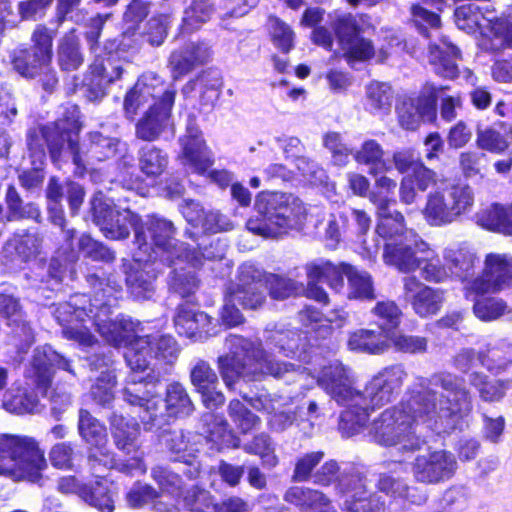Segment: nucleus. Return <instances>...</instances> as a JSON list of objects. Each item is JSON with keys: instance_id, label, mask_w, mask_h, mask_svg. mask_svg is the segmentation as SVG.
Wrapping results in <instances>:
<instances>
[{"instance_id": "obj_1", "label": "nucleus", "mask_w": 512, "mask_h": 512, "mask_svg": "<svg viewBox=\"0 0 512 512\" xmlns=\"http://www.w3.org/2000/svg\"><path fill=\"white\" fill-rule=\"evenodd\" d=\"M425 391L397 406L386 409L372 424L371 434L384 446H396L402 453L422 449L423 428L437 434L449 433L472 411V400L464 380L454 374L440 372L429 379L421 378Z\"/></svg>"}, {"instance_id": "obj_2", "label": "nucleus", "mask_w": 512, "mask_h": 512, "mask_svg": "<svg viewBox=\"0 0 512 512\" xmlns=\"http://www.w3.org/2000/svg\"><path fill=\"white\" fill-rule=\"evenodd\" d=\"M226 344L230 352L218 358V368L229 389H233L240 377L257 379L272 375L280 378L292 367L291 364L274 361L260 347L240 336H230Z\"/></svg>"}, {"instance_id": "obj_3", "label": "nucleus", "mask_w": 512, "mask_h": 512, "mask_svg": "<svg viewBox=\"0 0 512 512\" xmlns=\"http://www.w3.org/2000/svg\"><path fill=\"white\" fill-rule=\"evenodd\" d=\"M407 373L403 366L393 365L378 372L366 384L363 392L356 395L355 409L345 410L340 429L351 436L366 424L369 412L391 402L400 391Z\"/></svg>"}, {"instance_id": "obj_4", "label": "nucleus", "mask_w": 512, "mask_h": 512, "mask_svg": "<svg viewBox=\"0 0 512 512\" xmlns=\"http://www.w3.org/2000/svg\"><path fill=\"white\" fill-rule=\"evenodd\" d=\"M76 109H73L71 118H61L47 125L31 127L26 134V145L32 164L42 165L46 158V148L51 158L56 161L66 144L76 166L83 165L78 142L80 124Z\"/></svg>"}, {"instance_id": "obj_5", "label": "nucleus", "mask_w": 512, "mask_h": 512, "mask_svg": "<svg viewBox=\"0 0 512 512\" xmlns=\"http://www.w3.org/2000/svg\"><path fill=\"white\" fill-rule=\"evenodd\" d=\"M46 467L44 452L34 438L0 434V476L35 482Z\"/></svg>"}, {"instance_id": "obj_6", "label": "nucleus", "mask_w": 512, "mask_h": 512, "mask_svg": "<svg viewBox=\"0 0 512 512\" xmlns=\"http://www.w3.org/2000/svg\"><path fill=\"white\" fill-rule=\"evenodd\" d=\"M375 232L385 239L384 262L401 272H412L422 265V256L418 253L429 252L428 245L413 229L406 226H376Z\"/></svg>"}, {"instance_id": "obj_7", "label": "nucleus", "mask_w": 512, "mask_h": 512, "mask_svg": "<svg viewBox=\"0 0 512 512\" xmlns=\"http://www.w3.org/2000/svg\"><path fill=\"white\" fill-rule=\"evenodd\" d=\"M180 349L176 340L170 335L136 337L124 352L127 365L133 370H146L149 365L148 356L165 364H173L178 358Z\"/></svg>"}, {"instance_id": "obj_8", "label": "nucleus", "mask_w": 512, "mask_h": 512, "mask_svg": "<svg viewBox=\"0 0 512 512\" xmlns=\"http://www.w3.org/2000/svg\"><path fill=\"white\" fill-rule=\"evenodd\" d=\"M145 371L131 369L122 394L128 404L142 409L140 418L144 425L153 426L162 400L157 393V379L150 374L142 375Z\"/></svg>"}, {"instance_id": "obj_9", "label": "nucleus", "mask_w": 512, "mask_h": 512, "mask_svg": "<svg viewBox=\"0 0 512 512\" xmlns=\"http://www.w3.org/2000/svg\"><path fill=\"white\" fill-rule=\"evenodd\" d=\"M78 432L80 437L89 445V463L97 477H100L101 466L109 468L114 465L113 453L107 448V429L88 410L80 409Z\"/></svg>"}, {"instance_id": "obj_10", "label": "nucleus", "mask_w": 512, "mask_h": 512, "mask_svg": "<svg viewBox=\"0 0 512 512\" xmlns=\"http://www.w3.org/2000/svg\"><path fill=\"white\" fill-rule=\"evenodd\" d=\"M512 285V258L505 254H488L481 276L466 286L467 293L485 294L501 291Z\"/></svg>"}, {"instance_id": "obj_11", "label": "nucleus", "mask_w": 512, "mask_h": 512, "mask_svg": "<svg viewBox=\"0 0 512 512\" xmlns=\"http://www.w3.org/2000/svg\"><path fill=\"white\" fill-rule=\"evenodd\" d=\"M441 91L442 88L427 83L418 97L404 99L397 107L400 126L406 130H415L421 122L434 121L436 119L437 93Z\"/></svg>"}, {"instance_id": "obj_12", "label": "nucleus", "mask_w": 512, "mask_h": 512, "mask_svg": "<svg viewBox=\"0 0 512 512\" xmlns=\"http://www.w3.org/2000/svg\"><path fill=\"white\" fill-rule=\"evenodd\" d=\"M332 28L348 62L366 61L374 55L371 41L359 36V26L353 15H337L332 22Z\"/></svg>"}, {"instance_id": "obj_13", "label": "nucleus", "mask_w": 512, "mask_h": 512, "mask_svg": "<svg viewBox=\"0 0 512 512\" xmlns=\"http://www.w3.org/2000/svg\"><path fill=\"white\" fill-rule=\"evenodd\" d=\"M54 366L67 371L73 376L76 375L72 369L71 360L54 351L51 347L35 349L26 377L43 395L47 394L50 387L53 377L52 367Z\"/></svg>"}, {"instance_id": "obj_14", "label": "nucleus", "mask_w": 512, "mask_h": 512, "mask_svg": "<svg viewBox=\"0 0 512 512\" xmlns=\"http://www.w3.org/2000/svg\"><path fill=\"white\" fill-rule=\"evenodd\" d=\"M176 90L167 91L164 98L152 104L144 116L136 124V136L144 141H154L160 135L171 129L174 131L172 121V107L175 102Z\"/></svg>"}, {"instance_id": "obj_15", "label": "nucleus", "mask_w": 512, "mask_h": 512, "mask_svg": "<svg viewBox=\"0 0 512 512\" xmlns=\"http://www.w3.org/2000/svg\"><path fill=\"white\" fill-rule=\"evenodd\" d=\"M255 209L268 220L283 219L299 221L306 215L301 199L291 193L261 192L255 200Z\"/></svg>"}, {"instance_id": "obj_16", "label": "nucleus", "mask_w": 512, "mask_h": 512, "mask_svg": "<svg viewBox=\"0 0 512 512\" xmlns=\"http://www.w3.org/2000/svg\"><path fill=\"white\" fill-rule=\"evenodd\" d=\"M456 466L455 457L450 452L435 450L418 455L412 465V473L417 482L437 484L451 478Z\"/></svg>"}, {"instance_id": "obj_17", "label": "nucleus", "mask_w": 512, "mask_h": 512, "mask_svg": "<svg viewBox=\"0 0 512 512\" xmlns=\"http://www.w3.org/2000/svg\"><path fill=\"white\" fill-rule=\"evenodd\" d=\"M318 384L337 403L346 405L347 410L355 409L356 395L359 391L353 387L354 381L350 369L343 364L335 362L324 367L318 378Z\"/></svg>"}, {"instance_id": "obj_18", "label": "nucleus", "mask_w": 512, "mask_h": 512, "mask_svg": "<svg viewBox=\"0 0 512 512\" xmlns=\"http://www.w3.org/2000/svg\"><path fill=\"white\" fill-rule=\"evenodd\" d=\"M171 90L176 89L173 85H166L156 74L143 75L125 96L126 117L133 120L140 108L145 105L150 107L155 102H159L161 98H164V94Z\"/></svg>"}, {"instance_id": "obj_19", "label": "nucleus", "mask_w": 512, "mask_h": 512, "mask_svg": "<svg viewBox=\"0 0 512 512\" xmlns=\"http://www.w3.org/2000/svg\"><path fill=\"white\" fill-rule=\"evenodd\" d=\"M80 299L75 298L73 302L60 303L55 308L54 316L63 327L65 338L74 340L83 346H92L96 338L82 325L86 318H90L84 307H80Z\"/></svg>"}, {"instance_id": "obj_20", "label": "nucleus", "mask_w": 512, "mask_h": 512, "mask_svg": "<svg viewBox=\"0 0 512 512\" xmlns=\"http://www.w3.org/2000/svg\"><path fill=\"white\" fill-rule=\"evenodd\" d=\"M182 152L179 158L182 164L193 172L204 174L213 165L211 151L201 137V132L193 120L186 127V134L180 138Z\"/></svg>"}, {"instance_id": "obj_21", "label": "nucleus", "mask_w": 512, "mask_h": 512, "mask_svg": "<svg viewBox=\"0 0 512 512\" xmlns=\"http://www.w3.org/2000/svg\"><path fill=\"white\" fill-rule=\"evenodd\" d=\"M347 264L335 266L330 261L319 259L308 263L305 266L308 284L306 288V297L314 299L323 304L328 303V295L325 290L317 285V281L325 280L329 285L338 290L343 287V277L345 275L344 267Z\"/></svg>"}, {"instance_id": "obj_22", "label": "nucleus", "mask_w": 512, "mask_h": 512, "mask_svg": "<svg viewBox=\"0 0 512 512\" xmlns=\"http://www.w3.org/2000/svg\"><path fill=\"white\" fill-rule=\"evenodd\" d=\"M212 50L204 41L188 42L174 49L168 58V69L173 80H179L198 66L207 63Z\"/></svg>"}, {"instance_id": "obj_23", "label": "nucleus", "mask_w": 512, "mask_h": 512, "mask_svg": "<svg viewBox=\"0 0 512 512\" xmlns=\"http://www.w3.org/2000/svg\"><path fill=\"white\" fill-rule=\"evenodd\" d=\"M404 299L420 317L436 314L444 301V292L420 282L415 276L403 278Z\"/></svg>"}, {"instance_id": "obj_24", "label": "nucleus", "mask_w": 512, "mask_h": 512, "mask_svg": "<svg viewBox=\"0 0 512 512\" xmlns=\"http://www.w3.org/2000/svg\"><path fill=\"white\" fill-rule=\"evenodd\" d=\"M263 283V272L253 264L244 263L239 268V283L232 289V295L244 308L257 309L265 301L260 290Z\"/></svg>"}, {"instance_id": "obj_25", "label": "nucleus", "mask_w": 512, "mask_h": 512, "mask_svg": "<svg viewBox=\"0 0 512 512\" xmlns=\"http://www.w3.org/2000/svg\"><path fill=\"white\" fill-rule=\"evenodd\" d=\"M91 77L85 85L88 87L90 99H98L104 96L108 85L121 78L123 67L111 58L106 60L96 59L90 65Z\"/></svg>"}, {"instance_id": "obj_26", "label": "nucleus", "mask_w": 512, "mask_h": 512, "mask_svg": "<svg viewBox=\"0 0 512 512\" xmlns=\"http://www.w3.org/2000/svg\"><path fill=\"white\" fill-rule=\"evenodd\" d=\"M111 432L116 447L126 455L138 459L140 449V426L134 421L126 420L122 415L113 413L110 417Z\"/></svg>"}, {"instance_id": "obj_27", "label": "nucleus", "mask_w": 512, "mask_h": 512, "mask_svg": "<svg viewBox=\"0 0 512 512\" xmlns=\"http://www.w3.org/2000/svg\"><path fill=\"white\" fill-rule=\"evenodd\" d=\"M91 212L95 224H138L140 217L130 209H119L102 192H96L91 200Z\"/></svg>"}, {"instance_id": "obj_28", "label": "nucleus", "mask_w": 512, "mask_h": 512, "mask_svg": "<svg viewBox=\"0 0 512 512\" xmlns=\"http://www.w3.org/2000/svg\"><path fill=\"white\" fill-rule=\"evenodd\" d=\"M430 62L437 74L453 79L458 75L456 60L460 57L459 49L446 36L429 44Z\"/></svg>"}, {"instance_id": "obj_29", "label": "nucleus", "mask_w": 512, "mask_h": 512, "mask_svg": "<svg viewBox=\"0 0 512 512\" xmlns=\"http://www.w3.org/2000/svg\"><path fill=\"white\" fill-rule=\"evenodd\" d=\"M119 140L116 138L103 135L101 132L95 131L88 134V139L85 140L79 149L81 156L84 158V163L77 166L80 169H85L86 165L94 161H104L114 157L117 153Z\"/></svg>"}, {"instance_id": "obj_30", "label": "nucleus", "mask_w": 512, "mask_h": 512, "mask_svg": "<svg viewBox=\"0 0 512 512\" xmlns=\"http://www.w3.org/2000/svg\"><path fill=\"white\" fill-rule=\"evenodd\" d=\"M390 346V329H359L351 333L348 347L368 354L383 353Z\"/></svg>"}, {"instance_id": "obj_31", "label": "nucleus", "mask_w": 512, "mask_h": 512, "mask_svg": "<svg viewBox=\"0 0 512 512\" xmlns=\"http://www.w3.org/2000/svg\"><path fill=\"white\" fill-rule=\"evenodd\" d=\"M109 308L106 304H101L99 311L94 314L93 321L97 331L105 338L107 342L114 346H124L127 350L131 339L129 324L123 321H112L108 317Z\"/></svg>"}, {"instance_id": "obj_32", "label": "nucleus", "mask_w": 512, "mask_h": 512, "mask_svg": "<svg viewBox=\"0 0 512 512\" xmlns=\"http://www.w3.org/2000/svg\"><path fill=\"white\" fill-rule=\"evenodd\" d=\"M109 308L106 304H101L99 311L94 314L93 321L97 331L105 338L107 342L114 346H124L127 350L131 339L129 324L123 321H112L108 317Z\"/></svg>"}, {"instance_id": "obj_33", "label": "nucleus", "mask_w": 512, "mask_h": 512, "mask_svg": "<svg viewBox=\"0 0 512 512\" xmlns=\"http://www.w3.org/2000/svg\"><path fill=\"white\" fill-rule=\"evenodd\" d=\"M314 483L321 486H328L336 483V488L341 493L350 491L352 484L359 488L364 486V477L359 473L340 472L338 463L330 460L324 463L313 475Z\"/></svg>"}, {"instance_id": "obj_34", "label": "nucleus", "mask_w": 512, "mask_h": 512, "mask_svg": "<svg viewBox=\"0 0 512 512\" xmlns=\"http://www.w3.org/2000/svg\"><path fill=\"white\" fill-rule=\"evenodd\" d=\"M378 489L395 500H406L412 504L420 505L427 500L424 493L408 484L407 480L392 474H381L377 481Z\"/></svg>"}, {"instance_id": "obj_35", "label": "nucleus", "mask_w": 512, "mask_h": 512, "mask_svg": "<svg viewBox=\"0 0 512 512\" xmlns=\"http://www.w3.org/2000/svg\"><path fill=\"white\" fill-rule=\"evenodd\" d=\"M384 149L374 139L365 140L359 149L353 153L354 160L362 165L369 166V174L377 176L387 172L391 166L384 159Z\"/></svg>"}, {"instance_id": "obj_36", "label": "nucleus", "mask_w": 512, "mask_h": 512, "mask_svg": "<svg viewBox=\"0 0 512 512\" xmlns=\"http://www.w3.org/2000/svg\"><path fill=\"white\" fill-rule=\"evenodd\" d=\"M13 69L24 78L33 79L51 64L50 60L35 58V52L26 47H17L10 52Z\"/></svg>"}, {"instance_id": "obj_37", "label": "nucleus", "mask_w": 512, "mask_h": 512, "mask_svg": "<svg viewBox=\"0 0 512 512\" xmlns=\"http://www.w3.org/2000/svg\"><path fill=\"white\" fill-rule=\"evenodd\" d=\"M451 273L464 283V289L469 282H472L477 257L475 253L467 248L461 247L457 250H450L446 255Z\"/></svg>"}, {"instance_id": "obj_38", "label": "nucleus", "mask_w": 512, "mask_h": 512, "mask_svg": "<svg viewBox=\"0 0 512 512\" xmlns=\"http://www.w3.org/2000/svg\"><path fill=\"white\" fill-rule=\"evenodd\" d=\"M0 314L10 319L12 323L17 324L14 337L23 342L21 348L29 347L34 340L33 330L26 323L19 324L21 315L18 301L12 296L0 295Z\"/></svg>"}, {"instance_id": "obj_39", "label": "nucleus", "mask_w": 512, "mask_h": 512, "mask_svg": "<svg viewBox=\"0 0 512 512\" xmlns=\"http://www.w3.org/2000/svg\"><path fill=\"white\" fill-rule=\"evenodd\" d=\"M394 92L386 82L372 81L365 89V106L373 114L387 113L393 102Z\"/></svg>"}, {"instance_id": "obj_40", "label": "nucleus", "mask_w": 512, "mask_h": 512, "mask_svg": "<svg viewBox=\"0 0 512 512\" xmlns=\"http://www.w3.org/2000/svg\"><path fill=\"white\" fill-rule=\"evenodd\" d=\"M57 60L62 70H77L84 62L80 51V42L74 31L64 35L59 41L57 49Z\"/></svg>"}, {"instance_id": "obj_41", "label": "nucleus", "mask_w": 512, "mask_h": 512, "mask_svg": "<svg viewBox=\"0 0 512 512\" xmlns=\"http://www.w3.org/2000/svg\"><path fill=\"white\" fill-rule=\"evenodd\" d=\"M169 158L166 152L153 145H145L138 152L140 170L148 177H157L167 168Z\"/></svg>"}, {"instance_id": "obj_42", "label": "nucleus", "mask_w": 512, "mask_h": 512, "mask_svg": "<svg viewBox=\"0 0 512 512\" xmlns=\"http://www.w3.org/2000/svg\"><path fill=\"white\" fill-rule=\"evenodd\" d=\"M7 221L33 220L40 222V211L33 204L23 206V201L15 186L9 185L5 193Z\"/></svg>"}, {"instance_id": "obj_43", "label": "nucleus", "mask_w": 512, "mask_h": 512, "mask_svg": "<svg viewBox=\"0 0 512 512\" xmlns=\"http://www.w3.org/2000/svg\"><path fill=\"white\" fill-rule=\"evenodd\" d=\"M350 499L345 501V506L350 512H384V502L376 494H367L366 483L359 488L358 485L352 484L350 487Z\"/></svg>"}, {"instance_id": "obj_44", "label": "nucleus", "mask_w": 512, "mask_h": 512, "mask_svg": "<svg viewBox=\"0 0 512 512\" xmlns=\"http://www.w3.org/2000/svg\"><path fill=\"white\" fill-rule=\"evenodd\" d=\"M348 279V298L372 300L375 298L371 276L364 271H358L352 266L344 267Z\"/></svg>"}, {"instance_id": "obj_45", "label": "nucleus", "mask_w": 512, "mask_h": 512, "mask_svg": "<svg viewBox=\"0 0 512 512\" xmlns=\"http://www.w3.org/2000/svg\"><path fill=\"white\" fill-rule=\"evenodd\" d=\"M263 282L269 290L270 296L276 300H284L302 293L306 295V288L302 283L281 275L263 272Z\"/></svg>"}, {"instance_id": "obj_46", "label": "nucleus", "mask_w": 512, "mask_h": 512, "mask_svg": "<svg viewBox=\"0 0 512 512\" xmlns=\"http://www.w3.org/2000/svg\"><path fill=\"white\" fill-rule=\"evenodd\" d=\"M213 14V7L206 0H194L185 10L181 30L192 33L208 22Z\"/></svg>"}, {"instance_id": "obj_47", "label": "nucleus", "mask_w": 512, "mask_h": 512, "mask_svg": "<svg viewBox=\"0 0 512 512\" xmlns=\"http://www.w3.org/2000/svg\"><path fill=\"white\" fill-rule=\"evenodd\" d=\"M165 405L167 412L172 416H187L194 410L186 388L178 382L167 386Z\"/></svg>"}, {"instance_id": "obj_48", "label": "nucleus", "mask_w": 512, "mask_h": 512, "mask_svg": "<svg viewBox=\"0 0 512 512\" xmlns=\"http://www.w3.org/2000/svg\"><path fill=\"white\" fill-rule=\"evenodd\" d=\"M484 352V367L492 373H502L512 364V345L499 342L489 344Z\"/></svg>"}, {"instance_id": "obj_49", "label": "nucleus", "mask_w": 512, "mask_h": 512, "mask_svg": "<svg viewBox=\"0 0 512 512\" xmlns=\"http://www.w3.org/2000/svg\"><path fill=\"white\" fill-rule=\"evenodd\" d=\"M481 18L489 22L496 19L494 11L489 9L488 4L479 6L475 3H469L455 10V21L460 29H471L474 26L480 25Z\"/></svg>"}, {"instance_id": "obj_50", "label": "nucleus", "mask_w": 512, "mask_h": 512, "mask_svg": "<svg viewBox=\"0 0 512 512\" xmlns=\"http://www.w3.org/2000/svg\"><path fill=\"white\" fill-rule=\"evenodd\" d=\"M470 383L478 389L480 397L485 401H497L504 396L505 390L511 386V381H488L481 373H472Z\"/></svg>"}, {"instance_id": "obj_51", "label": "nucleus", "mask_w": 512, "mask_h": 512, "mask_svg": "<svg viewBox=\"0 0 512 512\" xmlns=\"http://www.w3.org/2000/svg\"><path fill=\"white\" fill-rule=\"evenodd\" d=\"M37 396L23 389H17L6 394L4 407L7 411L17 414L33 413L38 410Z\"/></svg>"}, {"instance_id": "obj_52", "label": "nucleus", "mask_w": 512, "mask_h": 512, "mask_svg": "<svg viewBox=\"0 0 512 512\" xmlns=\"http://www.w3.org/2000/svg\"><path fill=\"white\" fill-rule=\"evenodd\" d=\"M116 377L111 371L102 372L90 389L92 400L102 406H108L114 400Z\"/></svg>"}, {"instance_id": "obj_53", "label": "nucleus", "mask_w": 512, "mask_h": 512, "mask_svg": "<svg viewBox=\"0 0 512 512\" xmlns=\"http://www.w3.org/2000/svg\"><path fill=\"white\" fill-rule=\"evenodd\" d=\"M268 28L273 44L284 53H288L294 46L295 33L291 27L281 19L270 16Z\"/></svg>"}, {"instance_id": "obj_54", "label": "nucleus", "mask_w": 512, "mask_h": 512, "mask_svg": "<svg viewBox=\"0 0 512 512\" xmlns=\"http://www.w3.org/2000/svg\"><path fill=\"white\" fill-rule=\"evenodd\" d=\"M473 312L482 321H493L510 312L507 304L499 298H483L474 303Z\"/></svg>"}, {"instance_id": "obj_55", "label": "nucleus", "mask_w": 512, "mask_h": 512, "mask_svg": "<svg viewBox=\"0 0 512 512\" xmlns=\"http://www.w3.org/2000/svg\"><path fill=\"white\" fill-rule=\"evenodd\" d=\"M448 203L450 213L457 217L467 212L473 205L474 195L472 189L467 185H457L451 187L448 192Z\"/></svg>"}, {"instance_id": "obj_56", "label": "nucleus", "mask_w": 512, "mask_h": 512, "mask_svg": "<svg viewBox=\"0 0 512 512\" xmlns=\"http://www.w3.org/2000/svg\"><path fill=\"white\" fill-rule=\"evenodd\" d=\"M54 32L43 24H38L31 34L33 46L30 50L35 52V58L52 61V43Z\"/></svg>"}, {"instance_id": "obj_57", "label": "nucleus", "mask_w": 512, "mask_h": 512, "mask_svg": "<svg viewBox=\"0 0 512 512\" xmlns=\"http://www.w3.org/2000/svg\"><path fill=\"white\" fill-rule=\"evenodd\" d=\"M82 498L101 512H113L114 510V500L101 482L97 481L95 486L83 489Z\"/></svg>"}, {"instance_id": "obj_58", "label": "nucleus", "mask_w": 512, "mask_h": 512, "mask_svg": "<svg viewBox=\"0 0 512 512\" xmlns=\"http://www.w3.org/2000/svg\"><path fill=\"white\" fill-rule=\"evenodd\" d=\"M476 144L478 148L496 154L504 152L509 146L505 136L493 128L478 129Z\"/></svg>"}, {"instance_id": "obj_59", "label": "nucleus", "mask_w": 512, "mask_h": 512, "mask_svg": "<svg viewBox=\"0 0 512 512\" xmlns=\"http://www.w3.org/2000/svg\"><path fill=\"white\" fill-rule=\"evenodd\" d=\"M270 344L279 348V352L285 356L294 355L300 349L304 340L297 331H275L269 336Z\"/></svg>"}, {"instance_id": "obj_60", "label": "nucleus", "mask_w": 512, "mask_h": 512, "mask_svg": "<svg viewBox=\"0 0 512 512\" xmlns=\"http://www.w3.org/2000/svg\"><path fill=\"white\" fill-rule=\"evenodd\" d=\"M450 212L448 200L443 194L437 192L428 196L424 209V215L428 220L452 222L455 219Z\"/></svg>"}, {"instance_id": "obj_61", "label": "nucleus", "mask_w": 512, "mask_h": 512, "mask_svg": "<svg viewBox=\"0 0 512 512\" xmlns=\"http://www.w3.org/2000/svg\"><path fill=\"white\" fill-rule=\"evenodd\" d=\"M228 413L243 433H247L260 423L259 417L250 412L244 404L237 399L230 401Z\"/></svg>"}, {"instance_id": "obj_62", "label": "nucleus", "mask_w": 512, "mask_h": 512, "mask_svg": "<svg viewBox=\"0 0 512 512\" xmlns=\"http://www.w3.org/2000/svg\"><path fill=\"white\" fill-rule=\"evenodd\" d=\"M183 503L190 512H210L213 496L209 491L193 486L185 492Z\"/></svg>"}, {"instance_id": "obj_63", "label": "nucleus", "mask_w": 512, "mask_h": 512, "mask_svg": "<svg viewBox=\"0 0 512 512\" xmlns=\"http://www.w3.org/2000/svg\"><path fill=\"white\" fill-rule=\"evenodd\" d=\"M372 313L383 321V324L380 327L390 329V333L401 322L402 312L398 305L392 300L377 302L372 309Z\"/></svg>"}, {"instance_id": "obj_64", "label": "nucleus", "mask_w": 512, "mask_h": 512, "mask_svg": "<svg viewBox=\"0 0 512 512\" xmlns=\"http://www.w3.org/2000/svg\"><path fill=\"white\" fill-rule=\"evenodd\" d=\"M127 284L131 294L137 299H150L154 294L153 280L145 271L129 273Z\"/></svg>"}]
</instances>
